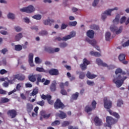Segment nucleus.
Wrapping results in <instances>:
<instances>
[{
	"mask_svg": "<svg viewBox=\"0 0 129 129\" xmlns=\"http://www.w3.org/2000/svg\"><path fill=\"white\" fill-rule=\"evenodd\" d=\"M8 19H11L12 20H14V19H15V15L12 13H9L8 15Z\"/></svg>",
	"mask_w": 129,
	"mask_h": 129,
	"instance_id": "45",
	"label": "nucleus"
},
{
	"mask_svg": "<svg viewBox=\"0 0 129 129\" xmlns=\"http://www.w3.org/2000/svg\"><path fill=\"white\" fill-rule=\"evenodd\" d=\"M86 76L89 79H94L96 77H97V75L94 74H91L90 72H88Z\"/></svg>",
	"mask_w": 129,
	"mask_h": 129,
	"instance_id": "25",
	"label": "nucleus"
},
{
	"mask_svg": "<svg viewBox=\"0 0 129 129\" xmlns=\"http://www.w3.org/2000/svg\"><path fill=\"white\" fill-rule=\"evenodd\" d=\"M67 27H68V25H66L64 23H62L61 24V30H64L65 29H66L67 28Z\"/></svg>",
	"mask_w": 129,
	"mask_h": 129,
	"instance_id": "57",
	"label": "nucleus"
},
{
	"mask_svg": "<svg viewBox=\"0 0 129 129\" xmlns=\"http://www.w3.org/2000/svg\"><path fill=\"white\" fill-rule=\"evenodd\" d=\"M104 105L105 108H106V109L108 110V111H109V113L111 115H113V116H114L116 118H119L120 116L118 113L110 110L112 106V103L110 100L107 99V97L104 98Z\"/></svg>",
	"mask_w": 129,
	"mask_h": 129,
	"instance_id": "1",
	"label": "nucleus"
},
{
	"mask_svg": "<svg viewBox=\"0 0 129 129\" xmlns=\"http://www.w3.org/2000/svg\"><path fill=\"white\" fill-rule=\"evenodd\" d=\"M38 92H39V89L38 88H35L33 90L32 92L31 93V95L32 96H35L36 94H38Z\"/></svg>",
	"mask_w": 129,
	"mask_h": 129,
	"instance_id": "34",
	"label": "nucleus"
},
{
	"mask_svg": "<svg viewBox=\"0 0 129 129\" xmlns=\"http://www.w3.org/2000/svg\"><path fill=\"white\" fill-rule=\"evenodd\" d=\"M33 19H35V20H40L41 19H42V16L40 15H34L32 17Z\"/></svg>",
	"mask_w": 129,
	"mask_h": 129,
	"instance_id": "43",
	"label": "nucleus"
},
{
	"mask_svg": "<svg viewBox=\"0 0 129 129\" xmlns=\"http://www.w3.org/2000/svg\"><path fill=\"white\" fill-rule=\"evenodd\" d=\"M127 78V77H121L120 75H118L116 78H114L113 80V82L116 84V87L119 88L123 84L124 80Z\"/></svg>",
	"mask_w": 129,
	"mask_h": 129,
	"instance_id": "3",
	"label": "nucleus"
},
{
	"mask_svg": "<svg viewBox=\"0 0 129 129\" xmlns=\"http://www.w3.org/2000/svg\"><path fill=\"white\" fill-rule=\"evenodd\" d=\"M9 116H11V118H15L17 116V111L15 109L9 110L7 112Z\"/></svg>",
	"mask_w": 129,
	"mask_h": 129,
	"instance_id": "15",
	"label": "nucleus"
},
{
	"mask_svg": "<svg viewBox=\"0 0 129 129\" xmlns=\"http://www.w3.org/2000/svg\"><path fill=\"white\" fill-rule=\"evenodd\" d=\"M53 23H54L53 20L47 19V20L44 21V24L45 26H47L48 25H49L50 26H51V25H52V24H53Z\"/></svg>",
	"mask_w": 129,
	"mask_h": 129,
	"instance_id": "26",
	"label": "nucleus"
},
{
	"mask_svg": "<svg viewBox=\"0 0 129 129\" xmlns=\"http://www.w3.org/2000/svg\"><path fill=\"white\" fill-rule=\"evenodd\" d=\"M89 64H90V61L85 58L83 59V63L80 64V67L82 71H84L87 69V66Z\"/></svg>",
	"mask_w": 129,
	"mask_h": 129,
	"instance_id": "12",
	"label": "nucleus"
},
{
	"mask_svg": "<svg viewBox=\"0 0 129 129\" xmlns=\"http://www.w3.org/2000/svg\"><path fill=\"white\" fill-rule=\"evenodd\" d=\"M96 101L95 100L93 101L92 102V106L93 108H91L89 106L87 105L85 107V111L88 113V112H90V111H92L93 109H95L96 108Z\"/></svg>",
	"mask_w": 129,
	"mask_h": 129,
	"instance_id": "11",
	"label": "nucleus"
},
{
	"mask_svg": "<svg viewBox=\"0 0 129 129\" xmlns=\"http://www.w3.org/2000/svg\"><path fill=\"white\" fill-rule=\"evenodd\" d=\"M106 119L108 127H111L112 124H114L117 122L116 120L110 116H107Z\"/></svg>",
	"mask_w": 129,
	"mask_h": 129,
	"instance_id": "10",
	"label": "nucleus"
},
{
	"mask_svg": "<svg viewBox=\"0 0 129 129\" xmlns=\"http://www.w3.org/2000/svg\"><path fill=\"white\" fill-rule=\"evenodd\" d=\"M87 36L90 39H93L94 38V31L92 30H88L87 32Z\"/></svg>",
	"mask_w": 129,
	"mask_h": 129,
	"instance_id": "24",
	"label": "nucleus"
},
{
	"mask_svg": "<svg viewBox=\"0 0 129 129\" xmlns=\"http://www.w3.org/2000/svg\"><path fill=\"white\" fill-rule=\"evenodd\" d=\"M39 36H47L48 32L46 31H41L39 33Z\"/></svg>",
	"mask_w": 129,
	"mask_h": 129,
	"instance_id": "39",
	"label": "nucleus"
},
{
	"mask_svg": "<svg viewBox=\"0 0 129 129\" xmlns=\"http://www.w3.org/2000/svg\"><path fill=\"white\" fill-rule=\"evenodd\" d=\"M118 10V8H117V7H115L114 9L106 10L104 13L102 14V20L104 21V20L106 19V16H111V12H113V11H117Z\"/></svg>",
	"mask_w": 129,
	"mask_h": 129,
	"instance_id": "5",
	"label": "nucleus"
},
{
	"mask_svg": "<svg viewBox=\"0 0 129 129\" xmlns=\"http://www.w3.org/2000/svg\"><path fill=\"white\" fill-rule=\"evenodd\" d=\"M22 49H23V47L22 46V45L20 44L15 45V51H21Z\"/></svg>",
	"mask_w": 129,
	"mask_h": 129,
	"instance_id": "35",
	"label": "nucleus"
},
{
	"mask_svg": "<svg viewBox=\"0 0 129 129\" xmlns=\"http://www.w3.org/2000/svg\"><path fill=\"white\" fill-rule=\"evenodd\" d=\"M122 104H123V102L122 101V100H118L117 101V106H118L119 107H120Z\"/></svg>",
	"mask_w": 129,
	"mask_h": 129,
	"instance_id": "50",
	"label": "nucleus"
},
{
	"mask_svg": "<svg viewBox=\"0 0 129 129\" xmlns=\"http://www.w3.org/2000/svg\"><path fill=\"white\" fill-rule=\"evenodd\" d=\"M20 12H22V13H27V14H31V13L35 12V8L33 6L30 5L27 7L21 9Z\"/></svg>",
	"mask_w": 129,
	"mask_h": 129,
	"instance_id": "7",
	"label": "nucleus"
},
{
	"mask_svg": "<svg viewBox=\"0 0 129 129\" xmlns=\"http://www.w3.org/2000/svg\"><path fill=\"white\" fill-rule=\"evenodd\" d=\"M60 93L62 95H67V92L65 90V89H62L60 91Z\"/></svg>",
	"mask_w": 129,
	"mask_h": 129,
	"instance_id": "53",
	"label": "nucleus"
},
{
	"mask_svg": "<svg viewBox=\"0 0 129 129\" xmlns=\"http://www.w3.org/2000/svg\"><path fill=\"white\" fill-rule=\"evenodd\" d=\"M15 29L16 32H21V31H22V28L19 26H16Z\"/></svg>",
	"mask_w": 129,
	"mask_h": 129,
	"instance_id": "60",
	"label": "nucleus"
},
{
	"mask_svg": "<svg viewBox=\"0 0 129 129\" xmlns=\"http://www.w3.org/2000/svg\"><path fill=\"white\" fill-rule=\"evenodd\" d=\"M7 52H8V49H7V48H5L1 50V52L2 54H4V55H5Z\"/></svg>",
	"mask_w": 129,
	"mask_h": 129,
	"instance_id": "61",
	"label": "nucleus"
},
{
	"mask_svg": "<svg viewBox=\"0 0 129 129\" xmlns=\"http://www.w3.org/2000/svg\"><path fill=\"white\" fill-rule=\"evenodd\" d=\"M36 71H37V72H43V73H46V74L48 73V70H46L44 69V68H43L37 67L36 69Z\"/></svg>",
	"mask_w": 129,
	"mask_h": 129,
	"instance_id": "27",
	"label": "nucleus"
},
{
	"mask_svg": "<svg viewBox=\"0 0 129 129\" xmlns=\"http://www.w3.org/2000/svg\"><path fill=\"white\" fill-rule=\"evenodd\" d=\"M68 44H67L66 42L63 43H60L59 44V47L60 48H65L66 47H67Z\"/></svg>",
	"mask_w": 129,
	"mask_h": 129,
	"instance_id": "49",
	"label": "nucleus"
},
{
	"mask_svg": "<svg viewBox=\"0 0 129 129\" xmlns=\"http://www.w3.org/2000/svg\"><path fill=\"white\" fill-rule=\"evenodd\" d=\"M126 20V17L125 16H123L120 19L119 23L120 24H123V23H125V21Z\"/></svg>",
	"mask_w": 129,
	"mask_h": 129,
	"instance_id": "40",
	"label": "nucleus"
},
{
	"mask_svg": "<svg viewBox=\"0 0 129 129\" xmlns=\"http://www.w3.org/2000/svg\"><path fill=\"white\" fill-rule=\"evenodd\" d=\"M33 58H34V54L33 53H30L29 55V61L32 62L33 61Z\"/></svg>",
	"mask_w": 129,
	"mask_h": 129,
	"instance_id": "52",
	"label": "nucleus"
},
{
	"mask_svg": "<svg viewBox=\"0 0 129 129\" xmlns=\"http://www.w3.org/2000/svg\"><path fill=\"white\" fill-rule=\"evenodd\" d=\"M96 63L99 66H103V67H107L108 69L110 70L112 68V66H108L107 64L103 62V61L100 59V58H97L96 59Z\"/></svg>",
	"mask_w": 129,
	"mask_h": 129,
	"instance_id": "13",
	"label": "nucleus"
},
{
	"mask_svg": "<svg viewBox=\"0 0 129 129\" xmlns=\"http://www.w3.org/2000/svg\"><path fill=\"white\" fill-rule=\"evenodd\" d=\"M78 96H79V93L76 92L75 94H73L72 95V98L74 100H77V99L78 98Z\"/></svg>",
	"mask_w": 129,
	"mask_h": 129,
	"instance_id": "31",
	"label": "nucleus"
},
{
	"mask_svg": "<svg viewBox=\"0 0 129 129\" xmlns=\"http://www.w3.org/2000/svg\"><path fill=\"white\" fill-rule=\"evenodd\" d=\"M37 104H38V105H40V106H44L45 105V101L44 100L39 101L37 102Z\"/></svg>",
	"mask_w": 129,
	"mask_h": 129,
	"instance_id": "47",
	"label": "nucleus"
},
{
	"mask_svg": "<svg viewBox=\"0 0 129 129\" xmlns=\"http://www.w3.org/2000/svg\"><path fill=\"white\" fill-rule=\"evenodd\" d=\"M25 87H26V88H31V87H33V85L30 83H26L25 84Z\"/></svg>",
	"mask_w": 129,
	"mask_h": 129,
	"instance_id": "62",
	"label": "nucleus"
},
{
	"mask_svg": "<svg viewBox=\"0 0 129 129\" xmlns=\"http://www.w3.org/2000/svg\"><path fill=\"white\" fill-rule=\"evenodd\" d=\"M64 86H65V85L64 84V83H60L59 87H60L61 90L64 89Z\"/></svg>",
	"mask_w": 129,
	"mask_h": 129,
	"instance_id": "64",
	"label": "nucleus"
},
{
	"mask_svg": "<svg viewBox=\"0 0 129 129\" xmlns=\"http://www.w3.org/2000/svg\"><path fill=\"white\" fill-rule=\"evenodd\" d=\"M22 38H23V34H22V33H19L15 36V41L18 42V41H20Z\"/></svg>",
	"mask_w": 129,
	"mask_h": 129,
	"instance_id": "30",
	"label": "nucleus"
},
{
	"mask_svg": "<svg viewBox=\"0 0 129 129\" xmlns=\"http://www.w3.org/2000/svg\"><path fill=\"white\" fill-rule=\"evenodd\" d=\"M56 86H57V82L56 81H53L51 85L50 86V89L51 92L56 91V89L57 88Z\"/></svg>",
	"mask_w": 129,
	"mask_h": 129,
	"instance_id": "18",
	"label": "nucleus"
},
{
	"mask_svg": "<svg viewBox=\"0 0 129 129\" xmlns=\"http://www.w3.org/2000/svg\"><path fill=\"white\" fill-rule=\"evenodd\" d=\"M48 73H49L50 75L57 76L59 75V71H58L57 69H52L49 71H48Z\"/></svg>",
	"mask_w": 129,
	"mask_h": 129,
	"instance_id": "21",
	"label": "nucleus"
},
{
	"mask_svg": "<svg viewBox=\"0 0 129 129\" xmlns=\"http://www.w3.org/2000/svg\"><path fill=\"white\" fill-rule=\"evenodd\" d=\"M119 18L120 16L119 15H118L116 16L115 18L113 20V23L114 25H118L119 22Z\"/></svg>",
	"mask_w": 129,
	"mask_h": 129,
	"instance_id": "28",
	"label": "nucleus"
},
{
	"mask_svg": "<svg viewBox=\"0 0 129 129\" xmlns=\"http://www.w3.org/2000/svg\"><path fill=\"white\" fill-rule=\"evenodd\" d=\"M41 115H42V117H43V118H48L50 117V115H51V114H44V113L43 112H41Z\"/></svg>",
	"mask_w": 129,
	"mask_h": 129,
	"instance_id": "38",
	"label": "nucleus"
},
{
	"mask_svg": "<svg viewBox=\"0 0 129 129\" xmlns=\"http://www.w3.org/2000/svg\"><path fill=\"white\" fill-rule=\"evenodd\" d=\"M76 35V33H75V32H72L70 35L66 36L62 38L60 37H55L54 38V41H67L68 40H69L70 39L75 37Z\"/></svg>",
	"mask_w": 129,
	"mask_h": 129,
	"instance_id": "4",
	"label": "nucleus"
},
{
	"mask_svg": "<svg viewBox=\"0 0 129 129\" xmlns=\"http://www.w3.org/2000/svg\"><path fill=\"white\" fill-rule=\"evenodd\" d=\"M118 59L119 61L122 62L123 64H124V65H126V64H127L128 63L127 61L124 60H125V54H123V53L120 54V55L118 56Z\"/></svg>",
	"mask_w": 129,
	"mask_h": 129,
	"instance_id": "16",
	"label": "nucleus"
},
{
	"mask_svg": "<svg viewBox=\"0 0 129 129\" xmlns=\"http://www.w3.org/2000/svg\"><path fill=\"white\" fill-rule=\"evenodd\" d=\"M35 62L36 64H40V63H41L40 61V58H39V57H35Z\"/></svg>",
	"mask_w": 129,
	"mask_h": 129,
	"instance_id": "56",
	"label": "nucleus"
},
{
	"mask_svg": "<svg viewBox=\"0 0 129 129\" xmlns=\"http://www.w3.org/2000/svg\"><path fill=\"white\" fill-rule=\"evenodd\" d=\"M122 47H127V46H129V40H128L127 41L124 42L122 45Z\"/></svg>",
	"mask_w": 129,
	"mask_h": 129,
	"instance_id": "59",
	"label": "nucleus"
},
{
	"mask_svg": "<svg viewBox=\"0 0 129 129\" xmlns=\"http://www.w3.org/2000/svg\"><path fill=\"white\" fill-rule=\"evenodd\" d=\"M87 84H88V85H89L90 86H93L94 85H95V84L93 81L88 80L87 81Z\"/></svg>",
	"mask_w": 129,
	"mask_h": 129,
	"instance_id": "44",
	"label": "nucleus"
},
{
	"mask_svg": "<svg viewBox=\"0 0 129 129\" xmlns=\"http://www.w3.org/2000/svg\"><path fill=\"white\" fill-rule=\"evenodd\" d=\"M60 123V121L58 120H56L51 123V125L52 126H55L56 125H59Z\"/></svg>",
	"mask_w": 129,
	"mask_h": 129,
	"instance_id": "37",
	"label": "nucleus"
},
{
	"mask_svg": "<svg viewBox=\"0 0 129 129\" xmlns=\"http://www.w3.org/2000/svg\"><path fill=\"white\" fill-rule=\"evenodd\" d=\"M84 77H85V73L81 72L79 76L80 79H84Z\"/></svg>",
	"mask_w": 129,
	"mask_h": 129,
	"instance_id": "48",
	"label": "nucleus"
},
{
	"mask_svg": "<svg viewBox=\"0 0 129 129\" xmlns=\"http://www.w3.org/2000/svg\"><path fill=\"white\" fill-rule=\"evenodd\" d=\"M59 112L60 113H56V116H58V117L61 118V119H64V118H66L67 117V114H66V113L63 111L59 110Z\"/></svg>",
	"mask_w": 129,
	"mask_h": 129,
	"instance_id": "17",
	"label": "nucleus"
},
{
	"mask_svg": "<svg viewBox=\"0 0 129 129\" xmlns=\"http://www.w3.org/2000/svg\"><path fill=\"white\" fill-rule=\"evenodd\" d=\"M90 29H92V30H96L97 31L99 30V26L93 24L90 26Z\"/></svg>",
	"mask_w": 129,
	"mask_h": 129,
	"instance_id": "36",
	"label": "nucleus"
},
{
	"mask_svg": "<svg viewBox=\"0 0 129 129\" xmlns=\"http://www.w3.org/2000/svg\"><path fill=\"white\" fill-rule=\"evenodd\" d=\"M98 2H99V0H94L92 4L93 7H96L97 4H98Z\"/></svg>",
	"mask_w": 129,
	"mask_h": 129,
	"instance_id": "58",
	"label": "nucleus"
},
{
	"mask_svg": "<svg viewBox=\"0 0 129 129\" xmlns=\"http://www.w3.org/2000/svg\"><path fill=\"white\" fill-rule=\"evenodd\" d=\"M54 107L55 109H59V108L63 109L64 107H65V105H64V104L61 102V100L59 99H57L54 104Z\"/></svg>",
	"mask_w": 129,
	"mask_h": 129,
	"instance_id": "6",
	"label": "nucleus"
},
{
	"mask_svg": "<svg viewBox=\"0 0 129 129\" xmlns=\"http://www.w3.org/2000/svg\"><path fill=\"white\" fill-rule=\"evenodd\" d=\"M91 56H95V57H100L101 56L100 53L97 52H94L93 51L90 52Z\"/></svg>",
	"mask_w": 129,
	"mask_h": 129,
	"instance_id": "29",
	"label": "nucleus"
},
{
	"mask_svg": "<svg viewBox=\"0 0 129 129\" xmlns=\"http://www.w3.org/2000/svg\"><path fill=\"white\" fill-rule=\"evenodd\" d=\"M41 98L42 99H44V100H47V101L48 103V104H50V105H53L54 104V101L52 100V96L50 95H44L42 94L41 96Z\"/></svg>",
	"mask_w": 129,
	"mask_h": 129,
	"instance_id": "8",
	"label": "nucleus"
},
{
	"mask_svg": "<svg viewBox=\"0 0 129 129\" xmlns=\"http://www.w3.org/2000/svg\"><path fill=\"white\" fill-rule=\"evenodd\" d=\"M69 25L70 27H75V26L77 25V22L76 21L70 22H69Z\"/></svg>",
	"mask_w": 129,
	"mask_h": 129,
	"instance_id": "42",
	"label": "nucleus"
},
{
	"mask_svg": "<svg viewBox=\"0 0 129 129\" xmlns=\"http://www.w3.org/2000/svg\"><path fill=\"white\" fill-rule=\"evenodd\" d=\"M18 75V80L20 81H23L25 80L26 77H25V75H22V74H17Z\"/></svg>",
	"mask_w": 129,
	"mask_h": 129,
	"instance_id": "32",
	"label": "nucleus"
},
{
	"mask_svg": "<svg viewBox=\"0 0 129 129\" xmlns=\"http://www.w3.org/2000/svg\"><path fill=\"white\" fill-rule=\"evenodd\" d=\"M0 94H3L4 95L7 94V91L3 89H0Z\"/></svg>",
	"mask_w": 129,
	"mask_h": 129,
	"instance_id": "63",
	"label": "nucleus"
},
{
	"mask_svg": "<svg viewBox=\"0 0 129 129\" xmlns=\"http://www.w3.org/2000/svg\"><path fill=\"white\" fill-rule=\"evenodd\" d=\"M22 85H23V84L22 83L17 84L16 87V90H17L18 91H20V89H21V87H22Z\"/></svg>",
	"mask_w": 129,
	"mask_h": 129,
	"instance_id": "46",
	"label": "nucleus"
},
{
	"mask_svg": "<svg viewBox=\"0 0 129 129\" xmlns=\"http://www.w3.org/2000/svg\"><path fill=\"white\" fill-rule=\"evenodd\" d=\"M44 51L49 53L50 54H53V53H54V48L50 46H45Z\"/></svg>",
	"mask_w": 129,
	"mask_h": 129,
	"instance_id": "23",
	"label": "nucleus"
},
{
	"mask_svg": "<svg viewBox=\"0 0 129 129\" xmlns=\"http://www.w3.org/2000/svg\"><path fill=\"white\" fill-rule=\"evenodd\" d=\"M34 108V106L31 103H27L26 105V110L28 113H31Z\"/></svg>",
	"mask_w": 129,
	"mask_h": 129,
	"instance_id": "22",
	"label": "nucleus"
},
{
	"mask_svg": "<svg viewBox=\"0 0 129 129\" xmlns=\"http://www.w3.org/2000/svg\"><path fill=\"white\" fill-rule=\"evenodd\" d=\"M86 42H88V43H89V44H90V45H92V46L94 47L95 48V49H96V50H97L98 51H100V48L99 47V46L96 45V40H91L89 39V38H86Z\"/></svg>",
	"mask_w": 129,
	"mask_h": 129,
	"instance_id": "14",
	"label": "nucleus"
},
{
	"mask_svg": "<svg viewBox=\"0 0 129 129\" xmlns=\"http://www.w3.org/2000/svg\"><path fill=\"white\" fill-rule=\"evenodd\" d=\"M28 79L31 82H36V85H40V83H44L45 82V78L42 79L41 74L30 75L28 76Z\"/></svg>",
	"mask_w": 129,
	"mask_h": 129,
	"instance_id": "2",
	"label": "nucleus"
},
{
	"mask_svg": "<svg viewBox=\"0 0 129 129\" xmlns=\"http://www.w3.org/2000/svg\"><path fill=\"white\" fill-rule=\"evenodd\" d=\"M6 73H8V71L5 69H2L0 71V74H1V75H4V74H6Z\"/></svg>",
	"mask_w": 129,
	"mask_h": 129,
	"instance_id": "54",
	"label": "nucleus"
},
{
	"mask_svg": "<svg viewBox=\"0 0 129 129\" xmlns=\"http://www.w3.org/2000/svg\"><path fill=\"white\" fill-rule=\"evenodd\" d=\"M44 82V83H43V85H49V84H50V80H46V79H45V81H44V82Z\"/></svg>",
	"mask_w": 129,
	"mask_h": 129,
	"instance_id": "55",
	"label": "nucleus"
},
{
	"mask_svg": "<svg viewBox=\"0 0 129 129\" xmlns=\"http://www.w3.org/2000/svg\"><path fill=\"white\" fill-rule=\"evenodd\" d=\"M110 30L112 32V33H114L115 32V34L116 35H118V34H120V33L122 32V26H120L118 29L116 26L113 25L110 26Z\"/></svg>",
	"mask_w": 129,
	"mask_h": 129,
	"instance_id": "9",
	"label": "nucleus"
},
{
	"mask_svg": "<svg viewBox=\"0 0 129 129\" xmlns=\"http://www.w3.org/2000/svg\"><path fill=\"white\" fill-rule=\"evenodd\" d=\"M111 36V33L109 32H107L105 34L106 41H109L110 40V37Z\"/></svg>",
	"mask_w": 129,
	"mask_h": 129,
	"instance_id": "33",
	"label": "nucleus"
},
{
	"mask_svg": "<svg viewBox=\"0 0 129 129\" xmlns=\"http://www.w3.org/2000/svg\"><path fill=\"white\" fill-rule=\"evenodd\" d=\"M116 75H117L119 73H122V70L121 69H117L115 72Z\"/></svg>",
	"mask_w": 129,
	"mask_h": 129,
	"instance_id": "51",
	"label": "nucleus"
},
{
	"mask_svg": "<svg viewBox=\"0 0 129 129\" xmlns=\"http://www.w3.org/2000/svg\"><path fill=\"white\" fill-rule=\"evenodd\" d=\"M18 76L19 75H18V74L13 75L11 78V80L8 81L9 83H10V84H14V83L16 82V80H17V79L18 80Z\"/></svg>",
	"mask_w": 129,
	"mask_h": 129,
	"instance_id": "19",
	"label": "nucleus"
},
{
	"mask_svg": "<svg viewBox=\"0 0 129 129\" xmlns=\"http://www.w3.org/2000/svg\"><path fill=\"white\" fill-rule=\"evenodd\" d=\"M70 124V122L68 121H64L62 123L61 126H63V127H65V126H67Z\"/></svg>",
	"mask_w": 129,
	"mask_h": 129,
	"instance_id": "41",
	"label": "nucleus"
},
{
	"mask_svg": "<svg viewBox=\"0 0 129 129\" xmlns=\"http://www.w3.org/2000/svg\"><path fill=\"white\" fill-rule=\"evenodd\" d=\"M94 121L95 122V125L97 126H100L102 123V120L100 119L98 117L96 116L94 119Z\"/></svg>",
	"mask_w": 129,
	"mask_h": 129,
	"instance_id": "20",
	"label": "nucleus"
}]
</instances>
